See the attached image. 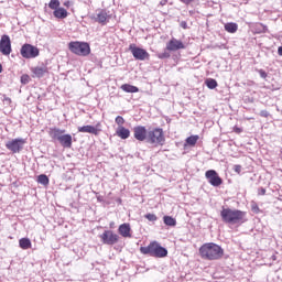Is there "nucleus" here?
<instances>
[{
	"mask_svg": "<svg viewBox=\"0 0 282 282\" xmlns=\"http://www.w3.org/2000/svg\"><path fill=\"white\" fill-rule=\"evenodd\" d=\"M202 259L217 261L224 257V249L215 242H207L199 248Z\"/></svg>",
	"mask_w": 282,
	"mask_h": 282,
	"instance_id": "nucleus-1",
	"label": "nucleus"
},
{
	"mask_svg": "<svg viewBox=\"0 0 282 282\" xmlns=\"http://www.w3.org/2000/svg\"><path fill=\"white\" fill-rule=\"evenodd\" d=\"M220 217L224 224H246V212L223 207Z\"/></svg>",
	"mask_w": 282,
	"mask_h": 282,
	"instance_id": "nucleus-2",
	"label": "nucleus"
},
{
	"mask_svg": "<svg viewBox=\"0 0 282 282\" xmlns=\"http://www.w3.org/2000/svg\"><path fill=\"white\" fill-rule=\"evenodd\" d=\"M140 252L142 254H149V257H155L156 259H163L169 256V250L166 248L161 247L160 242L153 241L147 247H141Z\"/></svg>",
	"mask_w": 282,
	"mask_h": 282,
	"instance_id": "nucleus-3",
	"label": "nucleus"
},
{
	"mask_svg": "<svg viewBox=\"0 0 282 282\" xmlns=\"http://www.w3.org/2000/svg\"><path fill=\"white\" fill-rule=\"evenodd\" d=\"M48 135L52 140H57L64 149H72V134H65V130L50 128Z\"/></svg>",
	"mask_w": 282,
	"mask_h": 282,
	"instance_id": "nucleus-4",
	"label": "nucleus"
},
{
	"mask_svg": "<svg viewBox=\"0 0 282 282\" xmlns=\"http://www.w3.org/2000/svg\"><path fill=\"white\" fill-rule=\"evenodd\" d=\"M164 138V130L162 128H150L148 130V138L147 141L148 144H154L155 147L158 145H163L165 142Z\"/></svg>",
	"mask_w": 282,
	"mask_h": 282,
	"instance_id": "nucleus-5",
	"label": "nucleus"
},
{
	"mask_svg": "<svg viewBox=\"0 0 282 282\" xmlns=\"http://www.w3.org/2000/svg\"><path fill=\"white\" fill-rule=\"evenodd\" d=\"M68 50L77 56H89L91 54V47L87 42H70Z\"/></svg>",
	"mask_w": 282,
	"mask_h": 282,
	"instance_id": "nucleus-6",
	"label": "nucleus"
},
{
	"mask_svg": "<svg viewBox=\"0 0 282 282\" xmlns=\"http://www.w3.org/2000/svg\"><path fill=\"white\" fill-rule=\"evenodd\" d=\"M23 147H25V139L22 138L9 140L6 143V148L8 151H11V153H21L23 151Z\"/></svg>",
	"mask_w": 282,
	"mask_h": 282,
	"instance_id": "nucleus-7",
	"label": "nucleus"
},
{
	"mask_svg": "<svg viewBox=\"0 0 282 282\" xmlns=\"http://www.w3.org/2000/svg\"><path fill=\"white\" fill-rule=\"evenodd\" d=\"M20 54L22 56V58H36V56H39L40 51L39 47L32 45V44H23L21 50H20Z\"/></svg>",
	"mask_w": 282,
	"mask_h": 282,
	"instance_id": "nucleus-8",
	"label": "nucleus"
},
{
	"mask_svg": "<svg viewBox=\"0 0 282 282\" xmlns=\"http://www.w3.org/2000/svg\"><path fill=\"white\" fill-rule=\"evenodd\" d=\"M100 239L106 246H116V243L120 240V236L115 234L112 230H105L102 235H100Z\"/></svg>",
	"mask_w": 282,
	"mask_h": 282,
	"instance_id": "nucleus-9",
	"label": "nucleus"
},
{
	"mask_svg": "<svg viewBox=\"0 0 282 282\" xmlns=\"http://www.w3.org/2000/svg\"><path fill=\"white\" fill-rule=\"evenodd\" d=\"M129 51L131 52L135 61H149V52L147 50L135 46V44H130Z\"/></svg>",
	"mask_w": 282,
	"mask_h": 282,
	"instance_id": "nucleus-10",
	"label": "nucleus"
},
{
	"mask_svg": "<svg viewBox=\"0 0 282 282\" xmlns=\"http://www.w3.org/2000/svg\"><path fill=\"white\" fill-rule=\"evenodd\" d=\"M0 52L3 56H10V54H12V41H10V35L1 36Z\"/></svg>",
	"mask_w": 282,
	"mask_h": 282,
	"instance_id": "nucleus-11",
	"label": "nucleus"
},
{
	"mask_svg": "<svg viewBox=\"0 0 282 282\" xmlns=\"http://www.w3.org/2000/svg\"><path fill=\"white\" fill-rule=\"evenodd\" d=\"M206 180L210 183L212 186H221L224 184V180L219 177V174L215 170H208L205 173Z\"/></svg>",
	"mask_w": 282,
	"mask_h": 282,
	"instance_id": "nucleus-12",
	"label": "nucleus"
},
{
	"mask_svg": "<svg viewBox=\"0 0 282 282\" xmlns=\"http://www.w3.org/2000/svg\"><path fill=\"white\" fill-rule=\"evenodd\" d=\"M133 135L134 139L138 140L139 142H147V138L149 135V130H147V127L144 126H135L133 128Z\"/></svg>",
	"mask_w": 282,
	"mask_h": 282,
	"instance_id": "nucleus-13",
	"label": "nucleus"
},
{
	"mask_svg": "<svg viewBox=\"0 0 282 282\" xmlns=\"http://www.w3.org/2000/svg\"><path fill=\"white\" fill-rule=\"evenodd\" d=\"M166 50L169 52H177V50H186V45L184 44L183 41H180L175 37H172L167 43H166Z\"/></svg>",
	"mask_w": 282,
	"mask_h": 282,
	"instance_id": "nucleus-14",
	"label": "nucleus"
},
{
	"mask_svg": "<svg viewBox=\"0 0 282 282\" xmlns=\"http://www.w3.org/2000/svg\"><path fill=\"white\" fill-rule=\"evenodd\" d=\"M93 19L96 21V23H100L101 25H107L109 23V14L107 13V10L99 9L97 10L96 15L93 17Z\"/></svg>",
	"mask_w": 282,
	"mask_h": 282,
	"instance_id": "nucleus-15",
	"label": "nucleus"
},
{
	"mask_svg": "<svg viewBox=\"0 0 282 282\" xmlns=\"http://www.w3.org/2000/svg\"><path fill=\"white\" fill-rule=\"evenodd\" d=\"M98 127H100V123H97L96 127H94V126H83V127H78L77 131L79 133H91L93 135H99L100 134V129H98Z\"/></svg>",
	"mask_w": 282,
	"mask_h": 282,
	"instance_id": "nucleus-16",
	"label": "nucleus"
},
{
	"mask_svg": "<svg viewBox=\"0 0 282 282\" xmlns=\"http://www.w3.org/2000/svg\"><path fill=\"white\" fill-rule=\"evenodd\" d=\"M118 232L119 235H121V237H124L126 239L131 237V225L124 223L122 225L119 226L118 228Z\"/></svg>",
	"mask_w": 282,
	"mask_h": 282,
	"instance_id": "nucleus-17",
	"label": "nucleus"
},
{
	"mask_svg": "<svg viewBox=\"0 0 282 282\" xmlns=\"http://www.w3.org/2000/svg\"><path fill=\"white\" fill-rule=\"evenodd\" d=\"M33 78H43L47 74V67H34L32 68Z\"/></svg>",
	"mask_w": 282,
	"mask_h": 282,
	"instance_id": "nucleus-18",
	"label": "nucleus"
},
{
	"mask_svg": "<svg viewBox=\"0 0 282 282\" xmlns=\"http://www.w3.org/2000/svg\"><path fill=\"white\" fill-rule=\"evenodd\" d=\"M117 135L118 138H121V140H127L131 135V131L122 126H120L117 129Z\"/></svg>",
	"mask_w": 282,
	"mask_h": 282,
	"instance_id": "nucleus-19",
	"label": "nucleus"
},
{
	"mask_svg": "<svg viewBox=\"0 0 282 282\" xmlns=\"http://www.w3.org/2000/svg\"><path fill=\"white\" fill-rule=\"evenodd\" d=\"M120 89H122V91H126V94H138V91H140V88H138V86H133L131 84H123L121 85Z\"/></svg>",
	"mask_w": 282,
	"mask_h": 282,
	"instance_id": "nucleus-20",
	"label": "nucleus"
},
{
	"mask_svg": "<svg viewBox=\"0 0 282 282\" xmlns=\"http://www.w3.org/2000/svg\"><path fill=\"white\" fill-rule=\"evenodd\" d=\"M19 246L22 250H30V248H32V240H30V238H21Z\"/></svg>",
	"mask_w": 282,
	"mask_h": 282,
	"instance_id": "nucleus-21",
	"label": "nucleus"
},
{
	"mask_svg": "<svg viewBox=\"0 0 282 282\" xmlns=\"http://www.w3.org/2000/svg\"><path fill=\"white\" fill-rule=\"evenodd\" d=\"M53 17H55V19H67V10L65 8L56 9L53 12Z\"/></svg>",
	"mask_w": 282,
	"mask_h": 282,
	"instance_id": "nucleus-22",
	"label": "nucleus"
},
{
	"mask_svg": "<svg viewBox=\"0 0 282 282\" xmlns=\"http://www.w3.org/2000/svg\"><path fill=\"white\" fill-rule=\"evenodd\" d=\"M226 32H229V34H235L237 30H239V25L235 22H228L225 24Z\"/></svg>",
	"mask_w": 282,
	"mask_h": 282,
	"instance_id": "nucleus-23",
	"label": "nucleus"
},
{
	"mask_svg": "<svg viewBox=\"0 0 282 282\" xmlns=\"http://www.w3.org/2000/svg\"><path fill=\"white\" fill-rule=\"evenodd\" d=\"M163 223L165 224V226H171V227L177 226V220H175V218L171 216H164Z\"/></svg>",
	"mask_w": 282,
	"mask_h": 282,
	"instance_id": "nucleus-24",
	"label": "nucleus"
},
{
	"mask_svg": "<svg viewBox=\"0 0 282 282\" xmlns=\"http://www.w3.org/2000/svg\"><path fill=\"white\" fill-rule=\"evenodd\" d=\"M197 140H199V135H191L185 140V142L189 147H195L197 144Z\"/></svg>",
	"mask_w": 282,
	"mask_h": 282,
	"instance_id": "nucleus-25",
	"label": "nucleus"
},
{
	"mask_svg": "<svg viewBox=\"0 0 282 282\" xmlns=\"http://www.w3.org/2000/svg\"><path fill=\"white\" fill-rule=\"evenodd\" d=\"M37 182H39V184H42L43 186H47V184H50V177H47V175H45V174H41L37 176Z\"/></svg>",
	"mask_w": 282,
	"mask_h": 282,
	"instance_id": "nucleus-26",
	"label": "nucleus"
},
{
	"mask_svg": "<svg viewBox=\"0 0 282 282\" xmlns=\"http://www.w3.org/2000/svg\"><path fill=\"white\" fill-rule=\"evenodd\" d=\"M205 85H206V87H208V89H216L218 84H217L216 79L208 78L205 80Z\"/></svg>",
	"mask_w": 282,
	"mask_h": 282,
	"instance_id": "nucleus-27",
	"label": "nucleus"
},
{
	"mask_svg": "<svg viewBox=\"0 0 282 282\" xmlns=\"http://www.w3.org/2000/svg\"><path fill=\"white\" fill-rule=\"evenodd\" d=\"M48 8L51 10H54V11L58 10L61 8V1H58V0H51L50 3H48Z\"/></svg>",
	"mask_w": 282,
	"mask_h": 282,
	"instance_id": "nucleus-28",
	"label": "nucleus"
},
{
	"mask_svg": "<svg viewBox=\"0 0 282 282\" xmlns=\"http://www.w3.org/2000/svg\"><path fill=\"white\" fill-rule=\"evenodd\" d=\"M156 56L158 58H161L162 61H164V58H171V53L165 47L164 52L158 53Z\"/></svg>",
	"mask_w": 282,
	"mask_h": 282,
	"instance_id": "nucleus-29",
	"label": "nucleus"
},
{
	"mask_svg": "<svg viewBox=\"0 0 282 282\" xmlns=\"http://www.w3.org/2000/svg\"><path fill=\"white\" fill-rule=\"evenodd\" d=\"M144 217L148 221H158V216L155 214H147Z\"/></svg>",
	"mask_w": 282,
	"mask_h": 282,
	"instance_id": "nucleus-30",
	"label": "nucleus"
},
{
	"mask_svg": "<svg viewBox=\"0 0 282 282\" xmlns=\"http://www.w3.org/2000/svg\"><path fill=\"white\" fill-rule=\"evenodd\" d=\"M116 124H118L119 127H122V124H124V118H122L121 116H118L115 119Z\"/></svg>",
	"mask_w": 282,
	"mask_h": 282,
	"instance_id": "nucleus-31",
	"label": "nucleus"
},
{
	"mask_svg": "<svg viewBox=\"0 0 282 282\" xmlns=\"http://www.w3.org/2000/svg\"><path fill=\"white\" fill-rule=\"evenodd\" d=\"M21 83L22 85H28V83H30V75H22Z\"/></svg>",
	"mask_w": 282,
	"mask_h": 282,
	"instance_id": "nucleus-32",
	"label": "nucleus"
},
{
	"mask_svg": "<svg viewBox=\"0 0 282 282\" xmlns=\"http://www.w3.org/2000/svg\"><path fill=\"white\" fill-rule=\"evenodd\" d=\"M258 73H259V75H260L262 78H264V79L268 78V73H265V70L259 69Z\"/></svg>",
	"mask_w": 282,
	"mask_h": 282,
	"instance_id": "nucleus-33",
	"label": "nucleus"
},
{
	"mask_svg": "<svg viewBox=\"0 0 282 282\" xmlns=\"http://www.w3.org/2000/svg\"><path fill=\"white\" fill-rule=\"evenodd\" d=\"M260 116H261L262 118H268V117L270 116V112H269L268 110H261V111H260Z\"/></svg>",
	"mask_w": 282,
	"mask_h": 282,
	"instance_id": "nucleus-34",
	"label": "nucleus"
},
{
	"mask_svg": "<svg viewBox=\"0 0 282 282\" xmlns=\"http://www.w3.org/2000/svg\"><path fill=\"white\" fill-rule=\"evenodd\" d=\"M234 171H235V173H241V165H235L234 166Z\"/></svg>",
	"mask_w": 282,
	"mask_h": 282,
	"instance_id": "nucleus-35",
	"label": "nucleus"
},
{
	"mask_svg": "<svg viewBox=\"0 0 282 282\" xmlns=\"http://www.w3.org/2000/svg\"><path fill=\"white\" fill-rule=\"evenodd\" d=\"M243 131V129L239 128V127H234V132L235 133H241Z\"/></svg>",
	"mask_w": 282,
	"mask_h": 282,
	"instance_id": "nucleus-36",
	"label": "nucleus"
},
{
	"mask_svg": "<svg viewBox=\"0 0 282 282\" xmlns=\"http://www.w3.org/2000/svg\"><path fill=\"white\" fill-rule=\"evenodd\" d=\"M195 0H181L182 3H185V6H189V3H193Z\"/></svg>",
	"mask_w": 282,
	"mask_h": 282,
	"instance_id": "nucleus-37",
	"label": "nucleus"
},
{
	"mask_svg": "<svg viewBox=\"0 0 282 282\" xmlns=\"http://www.w3.org/2000/svg\"><path fill=\"white\" fill-rule=\"evenodd\" d=\"M252 210H253V213H259V206L253 205V206H252Z\"/></svg>",
	"mask_w": 282,
	"mask_h": 282,
	"instance_id": "nucleus-38",
	"label": "nucleus"
},
{
	"mask_svg": "<svg viewBox=\"0 0 282 282\" xmlns=\"http://www.w3.org/2000/svg\"><path fill=\"white\" fill-rule=\"evenodd\" d=\"M181 26H182L184 30H186V28H188V24L183 21V22L181 23Z\"/></svg>",
	"mask_w": 282,
	"mask_h": 282,
	"instance_id": "nucleus-39",
	"label": "nucleus"
},
{
	"mask_svg": "<svg viewBox=\"0 0 282 282\" xmlns=\"http://www.w3.org/2000/svg\"><path fill=\"white\" fill-rule=\"evenodd\" d=\"M64 6H65L66 8H69V6H72V2H70V1H66V2H64Z\"/></svg>",
	"mask_w": 282,
	"mask_h": 282,
	"instance_id": "nucleus-40",
	"label": "nucleus"
},
{
	"mask_svg": "<svg viewBox=\"0 0 282 282\" xmlns=\"http://www.w3.org/2000/svg\"><path fill=\"white\" fill-rule=\"evenodd\" d=\"M259 195H265V188H261Z\"/></svg>",
	"mask_w": 282,
	"mask_h": 282,
	"instance_id": "nucleus-41",
	"label": "nucleus"
},
{
	"mask_svg": "<svg viewBox=\"0 0 282 282\" xmlns=\"http://www.w3.org/2000/svg\"><path fill=\"white\" fill-rule=\"evenodd\" d=\"M278 53H279L280 56H282V46H280V47L278 48Z\"/></svg>",
	"mask_w": 282,
	"mask_h": 282,
	"instance_id": "nucleus-42",
	"label": "nucleus"
},
{
	"mask_svg": "<svg viewBox=\"0 0 282 282\" xmlns=\"http://www.w3.org/2000/svg\"><path fill=\"white\" fill-rule=\"evenodd\" d=\"M161 6H166V0H162Z\"/></svg>",
	"mask_w": 282,
	"mask_h": 282,
	"instance_id": "nucleus-43",
	"label": "nucleus"
},
{
	"mask_svg": "<svg viewBox=\"0 0 282 282\" xmlns=\"http://www.w3.org/2000/svg\"><path fill=\"white\" fill-rule=\"evenodd\" d=\"M3 72V66L0 64V74Z\"/></svg>",
	"mask_w": 282,
	"mask_h": 282,
	"instance_id": "nucleus-44",
	"label": "nucleus"
}]
</instances>
